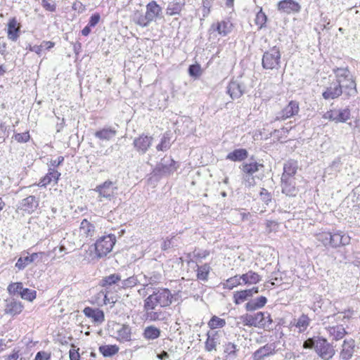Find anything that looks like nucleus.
Masks as SVG:
<instances>
[{
    "mask_svg": "<svg viewBox=\"0 0 360 360\" xmlns=\"http://www.w3.org/2000/svg\"><path fill=\"white\" fill-rule=\"evenodd\" d=\"M173 295L167 288H156L152 294L143 300L144 318L148 321H165L167 320L168 313L160 309L169 306Z\"/></svg>",
    "mask_w": 360,
    "mask_h": 360,
    "instance_id": "nucleus-1",
    "label": "nucleus"
},
{
    "mask_svg": "<svg viewBox=\"0 0 360 360\" xmlns=\"http://www.w3.org/2000/svg\"><path fill=\"white\" fill-rule=\"evenodd\" d=\"M161 13L162 8L156 3V1H152L146 5L145 14L137 10L134 11L132 19L136 25L142 27H146L148 26L152 21L155 20Z\"/></svg>",
    "mask_w": 360,
    "mask_h": 360,
    "instance_id": "nucleus-2",
    "label": "nucleus"
},
{
    "mask_svg": "<svg viewBox=\"0 0 360 360\" xmlns=\"http://www.w3.org/2000/svg\"><path fill=\"white\" fill-rule=\"evenodd\" d=\"M335 75L336 82H339L344 86L345 94L348 96L354 95L356 93V83L350 74L349 70L345 68H337L333 70Z\"/></svg>",
    "mask_w": 360,
    "mask_h": 360,
    "instance_id": "nucleus-3",
    "label": "nucleus"
},
{
    "mask_svg": "<svg viewBox=\"0 0 360 360\" xmlns=\"http://www.w3.org/2000/svg\"><path fill=\"white\" fill-rule=\"evenodd\" d=\"M281 51L276 46L265 51L262 56V65L265 70L278 69L281 64Z\"/></svg>",
    "mask_w": 360,
    "mask_h": 360,
    "instance_id": "nucleus-4",
    "label": "nucleus"
},
{
    "mask_svg": "<svg viewBox=\"0 0 360 360\" xmlns=\"http://www.w3.org/2000/svg\"><path fill=\"white\" fill-rule=\"evenodd\" d=\"M115 243V237L112 235L103 236L98 239L94 245L96 258L106 256L112 249Z\"/></svg>",
    "mask_w": 360,
    "mask_h": 360,
    "instance_id": "nucleus-5",
    "label": "nucleus"
},
{
    "mask_svg": "<svg viewBox=\"0 0 360 360\" xmlns=\"http://www.w3.org/2000/svg\"><path fill=\"white\" fill-rule=\"evenodd\" d=\"M176 162L169 156L164 157L153 170L154 175L168 176L176 170Z\"/></svg>",
    "mask_w": 360,
    "mask_h": 360,
    "instance_id": "nucleus-6",
    "label": "nucleus"
},
{
    "mask_svg": "<svg viewBox=\"0 0 360 360\" xmlns=\"http://www.w3.org/2000/svg\"><path fill=\"white\" fill-rule=\"evenodd\" d=\"M316 353L323 360H330L335 354L334 347L323 338L317 337Z\"/></svg>",
    "mask_w": 360,
    "mask_h": 360,
    "instance_id": "nucleus-7",
    "label": "nucleus"
},
{
    "mask_svg": "<svg viewBox=\"0 0 360 360\" xmlns=\"http://www.w3.org/2000/svg\"><path fill=\"white\" fill-rule=\"evenodd\" d=\"M345 92L344 86L334 79L331 81L322 93L326 100H333L340 97Z\"/></svg>",
    "mask_w": 360,
    "mask_h": 360,
    "instance_id": "nucleus-8",
    "label": "nucleus"
},
{
    "mask_svg": "<svg viewBox=\"0 0 360 360\" xmlns=\"http://www.w3.org/2000/svg\"><path fill=\"white\" fill-rule=\"evenodd\" d=\"M116 190L117 187L115 186V183L110 181H105L96 188L101 198L100 200H103L102 198L108 201L112 200L116 193Z\"/></svg>",
    "mask_w": 360,
    "mask_h": 360,
    "instance_id": "nucleus-9",
    "label": "nucleus"
},
{
    "mask_svg": "<svg viewBox=\"0 0 360 360\" xmlns=\"http://www.w3.org/2000/svg\"><path fill=\"white\" fill-rule=\"evenodd\" d=\"M356 351V342L353 338L344 340L340 352V360H351Z\"/></svg>",
    "mask_w": 360,
    "mask_h": 360,
    "instance_id": "nucleus-10",
    "label": "nucleus"
},
{
    "mask_svg": "<svg viewBox=\"0 0 360 360\" xmlns=\"http://www.w3.org/2000/svg\"><path fill=\"white\" fill-rule=\"evenodd\" d=\"M300 110L299 103L297 101H291L287 106H285L276 117V120H284L296 115Z\"/></svg>",
    "mask_w": 360,
    "mask_h": 360,
    "instance_id": "nucleus-11",
    "label": "nucleus"
},
{
    "mask_svg": "<svg viewBox=\"0 0 360 360\" xmlns=\"http://www.w3.org/2000/svg\"><path fill=\"white\" fill-rule=\"evenodd\" d=\"M330 245L331 248H338L340 246L347 245L350 243L351 238L349 235L342 231H337L331 233Z\"/></svg>",
    "mask_w": 360,
    "mask_h": 360,
    "instance_id": "nucleus-12",
    "label": "nucleus"
},
{
    "mask_svg": "<svg viewBox=\"0 0 360 360\" xmlns=\"http://www.w3.org/2000/svg\"><path fill=\"white\" fill-rule=\"evenodd\" d=\"M83 313L86 317L91 319L94 323L101 324L105 321L104 313L98 308L86 307L84 309Z\"/></svg>",
    "mask_w": 360,
    "mask_h": 360,
    "instance_id": "nucleus-13",
    "label": "nucleus"
},
{
    "mask_svg": "<svg viewBox=\"0 0 360 360\" xmlns=\"http://www.w3.org/2000/svg\"><path fill=\"white\" fill-rule=\"evenodd\" d=\"M60 175V173L54 168L49 167L48 173L39 180L38 186L41 187H46L52 182H53L54 184H56Z\"/></svg>",
    "mask_w": 360,
    "mask_h": 360,
    "instance_id": "nucleus-14",
    "label": "nucleus"
},
{
    "mask_svg": "<svg viewBox=\"0 0 360 360\" xmlns=\"http://www.w3.org/2000/svg\"><path fill=\"white\" fill-rule=\"evenodd\" d=\"M300 8V5L294 0H283L278 4V10L285 13L299 12Z\"/></svg>",
    "mask_w": 360,
    "mask_h": 360,
    "instance_id": "nucleus-15",
    "label": "nucleus"
},
{
    "mask_svg": "<svg viewBox=\"0 0 360 360\" xmlns=\"http://www.w3.org/2000/svg\"><path fill=\"white\" fill-rule=\"evenodd\" d=\"M262 167L263 165L262 164H259L256 162L243 164L242 170L246 174L245 180L249 181L250 185L254 182V179L251 176L257 172L259 167Z\"/></svg>",
    "mask_w": 360,
    "mask_h": 360,
    "instance_id": "nucleus-16",
    "label": "nucleus"
},
{
    "mask_svg": "<svg viewBox=\"0 0 360 360\" xmlns=\"http://www.w3.org/2000/svg\"><path fill=\"white\" fill-rule=\"evenodd\" d=\"M117 135V129L112 127H105L94 134L96 138L103 141H109Z\"/></svg>",
    "mask_w": 360,
    "mask_h": 360,
    "instance_id": "nucleus-17",
    "label": "nucleus"
},
{
    "mask_svg": "<svg viewBox=\"0 0 360 360\" xmlns=\"http://www.w3.org/2000/svg\"><path fill=\"white\" fill-rule=\"evenodd\" d=\"M22 309L23 306L20 302H18L12 298L6 300L4 309L6 314L15 316L19 314L22 311Z\"/></svg>",
    "mask_w": 360,
    "mask_h": 360,
    "instance_id": "nucleus-18",
    "label": "nucleus"
},
{
    "mask_svg": "<svg viewBox=\"0 0 360 360\" xmlns=\"http://www.w3.org/2000/svg\"><path fill=\"white\" fill-rule=\"evenodd\" d=\"M151 136L141 135L134 140V148L142 153H145L152 143Z\"/></svg>",
    "mask_w": 360,
    "mask_h": 360,
    "instance_id": "nucleus-19",
    "label": "nucleus"
},
{
    "mask_svg": "<svg viewBox=\"0 0 360 360\" xmlns=\"http://www.w3.org/2000/svg\"><path fill=\"white\" fill-rule=\"evenodd\" d=\"M131 331L129 326L126 324L116 325V338L120 342L131 340Z\"/></svg>",
    "mask_w": 360,
    "mask_h": 360,
    "instance_id": "nucleus-20",
    "label": "nucleus"
},
{
    "mask_svg": "<svg viewBox=\"0 0 360 360\" xmlns=\"http://www.w3.org/2000/svg\"><path fill=\"white\" fill-rule=\"evenodd\" d=\"M298 165L297 162L294 160H288L284 164L283 173L281 179H295V174L297 172Z\"/></svg>",
    "mask_w": 360,
    "mask_h": 360,
    "instance_id": "nucleus-21",
    "label": "nucleus"
},
{
    "mask_svg": "<svg viewBox=\"0 0 360 360\" xmlns=\"http://www.w3.org/2000/svg\"><path fill=\"white\" fill-rule=\"evenodd\" d=\"M274 347L272 345H265L255 351L252 354L253 360H263L264 357L272 355L275 353Z\"/></svg>",
    "mask_w": 360,
    "mask_h": 360,
    "instance_id": "nucleus-22",
    "label": "nucleus"
},
{
    "mask_svg": "<svg viewBox=\"0 0 360 360\" xmlns=\"http://www.w3.org/2000/svg\"><path fill=\"white\" fill-rule=\"evenodd\" d=\"M282 192L288 196H295L297 191L295 187V179H281Z\"/></svg>",
    "mask_w": 360,
    "mask_h": 360,
    "instance_id": "nucleus-23",
    "label": "nucleus"
},
{
    "mask_svg": "<svg viewBox=\"0 0 360 360\" xmlns=\"http://www.w3.org/2000/svg\"><path fill=\"white\" fill-rule=\"evenodd\" d=\"M20 26L18 25L15 18L9 20L8 22L7 34L8 38L11 41H15L19 37Z\"/></svg>",
    "mask_w": 360,
    "mask_h": 360,
    "instance_id": "nucleus-24",
    "label": "nucleus"
},
{
    "mask_svg": "<svg viewBox=\"0 0 360 360\" xmlns=\"http://www.w3.org/2000/svg\"><path fill=\"white\" fill-rule=\"evenodd\" d=\"M227 93L232 99L238 98L244 93V86L236 81H231L227 86Z\"/></svg>",
    "mask_w": 360,
    "mask_h": 360,
    "instance_id": "nucleus-25",
    "label": "nucleus"
},
{
    "mask_svg": "<svg viewBox=\"0 0 360 360\" xmlns=\"http://www.w3.org/2000/svg\"><path fill=\"white\" fill-rule=\"evenodd\" d=\"M326 329L330 336L333 338V340L335 341L342 339L347 333L345 328L342 325L328 326Z\"/></svg>",
    "mask_w": 360,
    "mask_h": 360,
    "instance_id": "nucleus-26",
    "label": "nucleus"
},
{
    "mask_svg": "<svg viewBox=\"0 0 360 360\" xmlns=\"http://www.w3.org/2000/svg\"><path fill=\"white\" fill-rule=\"evenodd\" d=\"M41 254H42L41 252H39V253L36 252V253H32L30 255H27V256H25V257H20L18 259V261H17V262L15 264V266L19 270H22L26 266H27L29 264H30L31 263L34 262L39 257V255H41Z\"/></svg>",
    "mask_w": 360,
    "mask_h": 360,
    "instance_id": "nucleus-27",
    "label": "nucleus"
},
{
    "mask_svg": "<svg viewBox=\"0 0 360 360\" xmlns=\"http://www.w3.org/2000/svg\"><path fill=\"white\" fill-rule=\"evenodd\" d=\"M211 29L217 31L219 34L226 36L232 29V24L229 21H221L216 24H212Z\"/></svg>",
    "mask_w": 360,
    "mask_h": 360,
    "instance_id": "nucleus-28",
    "label": "nucleus"
},
{
    "mask_svg": "<svg viewBox=\"0 0 360 360\" xmlns=\"http://www.w3.org/2000/svg\"><path fill=\"white\" fill-rule=\"evenodd\" d=\"M242 283L245 285L256 284L261 281V276L252 271H249L246 274L240 276Z\"/></svg>",
    "mask_w": 360,
    "mask_h": 360,
    "instance_id": "nucleus-29",
    "label": "nucleus"
},
{
    "mask_svg": "<svg viewBox=\"0 0 360 360\" xmlns=\"http://www.w3.org/2000/svg\"><path fill=\"white\" fill-rule=\"evenodd\" d=\"M80 235L86 238L91 237L95 232V226L86 219H83L79 226Z\"/></svg>",
    "mask_w": 360,
    "mask_h": 360,
    "instance_id": "nucleus-30",
    "label": "nucleus"
},
{
    "mask_svg": "<svg viewBox=\"0 0 360 360\" xmlns=\"http://www.w3.org/2000/svg\"><path fill=\"white\" fill-rule=\"evenodd\" d=\"M160 330L155 326H148L145 328L143 336L146 340H153L160 336Z\"/></svg>",
    "mask_w": 360,
    "mask_h": 360,
    "instance_id": "nucleus-31",
    "label": "nucleus"
},
{
    "mask_svg": "<svg viewBox=\"0 0 360 360\" xmlns=\"http://www.w3.org/2000/svg\"><path fill=\"white\" fill-rule=\"evenodd\" d=\"M311 319L306 314H302L294 323H291L298 328L299 333L304 332L309 326Z\"/></svg>",
    "mask_w": 360,
    "mask_h": 360,
    "instance_id": "nucleus-32",
    "label": "nucleus"
},
{
    "mask_svg": "<svg viewBox=\"0 0 360 360\" xmlns=\"http://www.w3.org/2000/svg\"><path fill=\"white\" fill-rule=\"evenodd\" d=\"M184 4V1L178 0L170 2L167 7L166 13L169 15L179 14Z\"/></svg>",
    "mask_w": 360,
    "mask_h": 360,
    "instance_id": "nucleus-33",
    "label": "nucleus"
},
{
    "mask_svg": "<svg viewBox=\"0 0 360 360\" xmlns=\"http://www.w3.org/2000/svg\"><path fill=\"white\" fill-rule=\"evenodd\" d=\"M248 155L247 150L239 148L229 153L226 156V159L234 162L242 161L248 157Z\"/></svg>",
    "mask_w": 360,
    "mask_h": 360,
    "instance_id": "nucleus-34",
    "label": "nucleus"
},
{
    "mask_svg": "<svg viewBox=\"0 0 360 360\" xmlns=\"http://www.w3.org/2000/svg\"><path fill=\"white\" fill-rule=\"evenodd\" d=\"M219 336L217 333H214L213 334H207V339L205 342V349L207 352H212L213 350H216V347L217 345L219 344Z\"/></svg>",
    "mask_w": 360,
    "mask_h": 360,
    "instance_id": "nucleus-35",
    "label": "nucleus"
},
{
    "mask_svg": "<svg viewBox=\"0 0 360 360\" xmlns=\"http://www.w3.org/2000/svg\"><path fill=\"white\" fill-rule=\"evenodd\" d=\"M350 110L348 108L335 110V122H345L350 118Z\"/></svg>",
    "mask_w": 360,
    "mask_h": 360,
    "instance_id": "nucleus-36",
    "label": "nucleus"
},
{
    "mask_svg": "<svg viewBox=\"0 0 360 360\" xmlns=\"http://www.w3.org/2000/svg\"><path fill=\"white\" fill-rule=\"evenodd\" d=\"M211 268L209 264H204L201 266H197V278L202 281H207Z\"/></svg>",
    "mask_w": 360,
    "mask_h": 360,
    "instance_id": "nucleus-37",
    "label": "nucleus"
},
{
    "mask_svg": "<svg viewBox=\"0 0 360 360\" xmlns=\"http://www.w3.org/2000/svg\"><path fill=\"white\" fill-rule=\"evenodd\" d=\"M119 351V347L115 345H106L99 347V352L105 357H110L116 354Z\"/></svg>",
    "mask_w": 360,
    "mask_h": 360,
    "instance_id": "nucleus-38",
    "label": "nucleus"
},
{
    "mask_svg": "<svg viewBox=\"0 0 360 360\" xmlns=\"http://www.w3.org/2000/svg\"><path fill=\"white\" fill-rule=\"evenodd\" d=\"M252 318L254 320L255 327L259 328H269L268 324L265 321V313L264 312H257L255 314L252 315Z\"/></svg>",
    "mask_w": 360,
    "mask_h": 360,
    "instance_id": "nucleus-39",
    "label": "nucleus"
},
{
    "mask_svg": "<svg viewBox=\"0 0 360 360\" xmlns=\"http://www.w3.org/2000/svg\"><path fill=\"white\" fill-rule=\"evenodd\" d=\"M121 280V276L119 274H113L108 276L104 277L100 282L103 287L110 286L115 284L117 281Z\"/></svg>",
    "mask_w": 360,
    "mask_h": 360,
    "instance_id": "nucleus-40",
    "label": "nucleus"
},
{
    "mask_svg": "<svg viewBox=\"0 0 360 360\" xmlns=\"http://www.w3.org/2000/svg\"><path fill=\"white\" fill-rule=\"evenodd\" d=\"M241 281L242 280L240 276L236 275L235 276L231 277L227 279L225 283H223L224 288L231 290L234 287L241 285Z\"/></svg>",
    "mask_w": 360,
    "mask_h": 360,
    "instance_id": "nucleus-41",
    "label": "nucleus"
},
{
    "mask_svg": "<svg viewBox=\"0 0 360 360\" xmlns=\"http://www.w3.org/2000/svg\"><path fill=\"white\" fill-rule=\"evenodd\" d=\"M316 240L321 242L325 247H328L330 245V239L331 233L323 231L316 234Z\"/></svg>",
    "mask_w": 360,
    "mask_h": 360,
    "instance_id": "nucleus-42",
    "label": "nucleus"
},
{
    "mask_svg": "<svg viewBox=\"0 0 360 360\" xmlns=\"http://www.w3.org/2000/svg\"><path fill=\"white\" fill-rule=\"evenodd\" d=\"M144 281L142 283L143 286H148L159 283L161 279V276L159 274H153V275L147 276L143 275Z\"/></svg>",
    "mask_w": 360,
    "mask_h": 360,
    "instance_id": "nucleus-43",
    "label": "nucleus"
},
{
    "mask_svg": "<svg viewBox=\"0 0 360 360\" xmlns=\"http://www.w3.org/2000/svg\"><path fill=\"white\" fill-rule=\"evenodd\" d=\"M209 327L212 329L223 328L226 325L224 319L217 316H213L208 323Z\"/></svg>",
    "mask_w": 360,
    "mask_h": 360,
    "instance_id": "nucleus-44",
    "label": "nucleus"
},
{
    "mask_svg": "<svg viewBox=\"0 0 360 360\" xmlns=\"http://www.w3.org/2000/svg\"><path fill=\"white\" fill-rule=\"evenodd\" d=\"M266 20L267 18L266 14L262 11V9L260 8L259 11L257 13L255 20V24L259 26V30L265 26Z\"/></svg>",
    "mask_w": 360,
    "mask_h": 360,
    "instance_id": "nucleus-45",
    "label": "nucleus"
},
{
    "mask_svg": "<svg viewBox=\"0 0 360 360\" xmlns=\"http://www.w3.org/2000/svg\"><path fill=\"white\" fill-rule=\"evenodd\" d=\"M37 292L35 290H30L29 288H23L22 291H20V297L23 300H26L32 302L36 298Z\"/></svg>",
    "mask_w": 360,
    "mask_h": 360,
    "instance_id": "nucleus-46",
    "label": "nucleus"
},
{
    "mask_svg": "<svg viewBox=\"0 0 360 360\" xmlns=\"http://www.w3.org/2000/svg\"><path fill=\"white\" fill-rule=\"evenodd\" d=\"M23 289L22 283L20 282L12 283L8 285L7 290L11 295H15L17 292L20 294V291Z\"/></svg>",
    "mask_w": 360,
    "mask_h": 360,
    "instance_id": "nucleus-47",
    "label": "nucleus"
},
{
    "mask_svg": "<svg viewBox=\"0 0 360 360\" xmlns=\"http://www.w3.org/2000/svg\"><path fill=\"white\" fill-rule=\"evenodd\" d=\"M247 300L248 297L243 290L236 291L233 294V302L236 304H240Z\"/></svg>",
    "mask_w": 360,
    "mask_h": 360,
    "instance_id": "nucleus-48",
    "label": "nucleus"
},
{
    "mask_svg": "<svg viewBox=\"0 0 360 360\" xmlns=\"http://www.w3.org/2000/svg\"><path fill=\"white\" fill-rule=\"evenodd\" d=\"M170 147V143H169V138L164 136L160 141V143H159L156 148L158 150L165 151L169 149Z\"/></svg>",
    "mask_w": 360,
    "mask_h": 360,
    "instance_id": "nucleus-49",
    "label": "nucleus"
},
{
    "mask_svg": "<svg viewBox=\"0 0 360 360\" xmlns=\"http://www.w3.org/2000/svg\"><path fill=\"white\" fill-rule=\"evenodd\" d=\"M140 282L136 276H131L123 281L122 285L125 288H132Z\"/></svg>",
    "mask_w": 360,
    "mask_h": 360,
    "instance_id": "nucleus-50",
    "label": "nucleus"
},
{
    "mask_svg": "<svg viewBox=\"0 0 360 360\" xmlns=\"http://www.w3.org/2000/svg\"><path fill=\"white\" fill-rule=\"evenodd\" d=\"M240 320L244 326H254V324H255V323H254L252 315L248 314L241 316L240 317Z\"/></svg>",
    "mask_w": 360,
    "mask_h": 360,
    "instance_id": "nucleus-51",
    "label": "nucleus"
},
{
    "mask_svg": "<svg viewBox=\"0 0 360 360\" xmlns=\"http://www.w3.org/2000/svg\"><path fill=\"white\" fill-rule=\"evenodd\" d=\"M30 134L28 131L24 133H18L14 135V139L19 143H26L30 140Z\"/></svg>",
    "mask_w": 360,
    "mask_h": 360,
    "instance_id": "nucleus-52",
    "label": "nucleus"
},
{
    "mask_svg": "<svg viewBox=\"0 0 360 360\" xmlns=\"http://www.w3.org/2000/svg\"><path fill=\"white\" fill-rule=\"evenodd\" d=\"M41 5L48 11L53 12L56 11V4L51 0H41Z\"/></svg>",
    "mask_w": 360,
    "mask_h": 360,
    "instance_id": "nucleus-53",
    "label": "nucleus"
},
{
    "mask_svg": "<svg viewBox=\"0 0 360 360\" xmlns=\"http://www.w3.org/2000/svg\"><path fill=\"white\" fill-rule=\"evenodd\" d=\"M188 72L191 77H199L201 74L200 66L198 64L190 65L188 68Z\"/></svg>",
    "mask_w": 360,
    "mask_h": 360,
    "instance_id": "nucleus-54",
    "label": "nucleus"
},
{
    "mask_svg": "<svg viewBox=\"0 0 360 360\" xmlns=\"http://www.w3.org/2000/svg\"><path fill=\"white\" fill-rule=\"evenodd\" d=\"M317 341V337L308 338L303 342V347L304 349H314L316 350V344Z\"/></svg>",
    "mask_w": 360,
    "mask_h": 360,
    "instance_id": "nucleus-55",
    "label": "nucleus"
},
{
    "mask_svg": "<svg viewBox=\"0 0 360 360\" xmlns=\"http://www.w3.org/2000/svg\"><path fill=\"white\" fill-rule=\"evenodd\" d=\"M37 205V204H20L17 209L31 213L33 211V206L36 208Z\"/></svg>",
    "mask_w": 360,
    "mask_h": 360,
    "instance_id": "nucleus-56",
    "label": "nucleus"
},
{
    "mask_svg": "<svg viewBox=\"0 0 360 360\" xmlns=\"http://www.w3.org/2000/svg\"><path fill=\"white\" fill-rule=\"evenodd\" d=\"M288 133V129L286 128H282L281 129H275L274 131V136H276L278 140H280L283 136H286V134Z\"/></svg>",
    "mask_w": 360,
    "mask_h": 360,
    "instance_id": "nucleus-57",
    "label": "nucleus"
},
{
    "mask_svg": "<svg viewBox=\"0 0 360 360\" xmlns=\"http://www.w3.org/2000/svg\"><path fill=\"white\" fill-rule=\"evenodd\" d=\"M51 354L46 352H39L35 356L34 360H50Z\"/></svg>",
    "mask_w": 360,
    "mask_h": 360,
    "instance_id": "nucleus-58",
    "label": "nucleus"
},
{
    "mask_svg": "<svg viewBox=\"0 0 360 360\" xmlns=\"http://www.w3.org/2000/svg\"><path fill=\"white\" fill-rule=\"evenodd\" d=\"M100 18H101V17L98 13L93 14L89 19L88 25L91 27L96 26L98 23Z\"/></svg>",
    "mask_w": 360,
    "mask_h": 360,
    "instance_id": "nucleus-59",
    "label": "nucleus"
},
{
    "mask_svg": "<svg viewBox=\"0 0 360 360\" xmlns=\"http://www.w3.org/2000/svg\"><path fill=\"white\" fill-rule=\"evenodd\" d=\"M236 351V345L233 343L229 342L226 345L224 352L228 353L229 355L235 354Z\"/></svg>",
    "mask_w": 360,
    "mask_h": 360,
    "instance_id": "nucleus-60",
    "label": "nucleus"
},
{
    "mask_svg": "<svg viewBox=\"0 0 360 360\" xmlns=\"http://www.w3.org/2000/svg\"><path fill=\"white\" fill-rule=\"evenodd\" d=\"M19 351L14 349L13 353L10 355L6 356L5 360H22V358L19 356Z\"/></svg>",
    "mask_w": 360,
    "mask_h": 360,
    "instance_id": "nucleus-61",
    "label": "nucleus"
},
{
    "mask_svg": "<svg viewBox=\"0 0 360 360\" xmlns=\"http://www.w3.org/2000/svg\"><path fill=\"white\" fill-rule=\"evenodd\" d=\"M63 161L64 158L63 156H58L56 159L51 160L50 165L52 167L51 168H54L61 165Z\"/></svg>",
    "mask_w": 360,
    "mask_h": 360,
    "instance_id": "nucleus-62",
    "label": "nucleus"
},
{
    "mask_svg": "<svg viewBox=\"0 0 360 360\" xmlns=\"http://www.w3.org/2000/svg\"><path fill=\"white\" fill-rule=\"evenodd\" d=\"M245 309H246L247 311H252L257 310V309H258L259 308L256 304V302H255V300H252V301L248 302V303H246Z\"/></svg>",
    "mask_w": 360,
    "mask_h": 360,
    "instance_id": "nucleus-63",
    "label": "nucleus"
},
{
    "mask_svg": "<svg viewBox=\"0 0 360 360\" xmlns=\"http://www.w3.org/2000/svg\"><path fill=\"white\" fill-rule=\"evenodd\" d=\"M254 300L259 309L263 307L267 302V299L264 296H261Z\"/></svg>",
    "mask_w": 360,
    "mask_h": 360,
    "instance_id": "nucleus-64",
    "label": "nucleus"
}]
</instances>
